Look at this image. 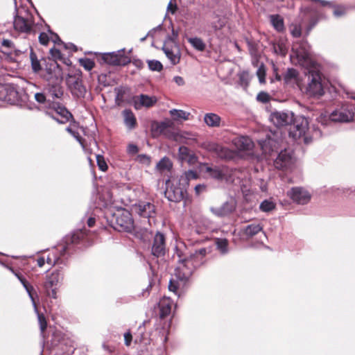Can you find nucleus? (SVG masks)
I'll return each instance as SVG.
<instances>
[{
    "label": "nucleus",
    "instance_id": "1",
    "mask_svg": "<svg viewBox=\"0 0 355 355\" xmlns=\"http://www.w3.org/2000/svg\"><path fill=\"white\" fill-rule=\"evenodd\" d=\"M291 59L308 69L306 83L298 85L301 92L309 98H320L324 94V80L316 62L312 58L311 46L306 40L293 42Z\"/></svg>",
    "mask_w": 355,
    "mask_h": 355
},
{
    "label": "nucleus",
    "instance_id": "2",
    "mask_svg": "<svg viewBox=\"0 0 355 355\" xmlns=\"http://www.w3.org/2000/svg\"><path fill=\"white\" fill-rule=\"evenodd\" d=\"M178 266L175 269L174 276L171 279L168 289L180 295L195 269L201 264V260H194L193 257L182 254L177 251Z\"/></svg>",
    "mask_w": 355,
    "mask_h": 355
},
{
    "label": "nucleus",
    "instance_id": "3",
    "mask_svg": "<svg viewBox=\"0 0 355 355\" xmlns=\"http://www.w3.org/2000/svg\"><path fill=\"white\" fill-rule=\"evenodd\" d=\"M62 96V88L58 85H53L49 90L48 101H52V103L50 105L51 111L48 113L60 123H65L72 118V114L59 102L55 101Z\"/></svg>",
    "mask_w": 355,
    "mask_h": 355
},
{
    "label": "nucleus",
    "instance_id": "4",
    "mask_svg": "<svg viewBox=\"0 0 355 355\" xmlns=\"http://www.w3.org/2000/svg\"><path fill=\"white\" fill-rule=\"evenodd\" d=\"M85 236V232L82 230H78L74 232L70 237L66 238V245H60L59 249H53L48 254L46 261V263L51 266H54L57 263H62L61 257L64 256L66 252L69 250V242L72 244L79 243Z\"/></svg>",
    "mask_w": 355,
    "mask_h": 355
},
{
    "label": "nucleus",
    "instance_id": "5",
    "mask_svg": "<svg viewBox=\"0 0 355 355\" xmlns=\"http://www.w3.org/2000/svg\"><path fill=\"white\" fill-rule=\"evenodd\" d=\"M64 275L60 270H55L45 277L43 288L47 296L57 298L58 286L62 282Z\"/></svg>",
    "mask_w": 355,
    "mask_h": 355
},
{
    "label": "nucleus",
    "instance_id": "6",
    "mask_svg": "<svg viewBox=\"0 0 355 355\" xmlns=\"http://www.w3.org/2000/svg\"><path fill=\"white\" fill-rule=\"evenodd\" d=\"M164 193L169 201L180 202L187 196V187L180 184L179 180H173L172 184L167 186Z\"/></svg>",
    "mask_w": 355,
    "mask_h": 355
},
{
    "label": "nucleus",
    "instance_id": "7",
    "mask_svg": "<svg viewBox=\"0 0 355 355\" xmlns=\"http://www.w3.org/2000/svg\"><path fill=\"white\" fill-rule=\"evenodd\" d=\"M33 24V16L28 12H25L24 15L20 14V15L16 16L13 21V26L16 31L26 33L31 31Z\"/></svg>",
    "mask_w": 355,
    "mask_h": 355
},
{
    "label": "nucleus",
    "instance_id": "8",
    "mask_svg": "<svg viewBox=\"0 0 355 355\" xmlns=\"http://www.w3.org/2000/svg\"><path fill=\"white\" fill-rule=\"evenodd\" d=\"M354 111L353 105H346L334 111L330 115V119L336 122H349L353 119Z\"/></svg>",
    "mask_w": 355,
    "mask_h": 355
},
{
    "label": "nucleus",
    "instance_id": "9",
    "mask_svg": "<svg viewBox=\"0 0 355 355\" xmlns=\"http://www.w3.org/2000/svg\"><path fill=\"white\" fill-rule=\"evenodd\" d=\"M205 148L207 150L215 153L220 159H232L236 155L234 150L215 142L207 144Z\"/></svg>",
    "mask_w": 355,
    "mask_h": 355
},
{
    "label": "nucleus",
    "instance_id": "10",
    "mask_svg": "<svg viewBox=\"0 0 355 355\" xmlns=\"http://www.w3.org/2000/svg\"><path fill=\"white\" fill-rule=\"evenodd\" d=\"M17 97L18 93L13 85L0 84V101L12 104L17 101Z\"/></svg>",
    "mask_w": 355,
    "mask_h": 355
},
{
    "label": "nucleus",
    "instance_id": "11",
    "mask_svg": "<svg viewBox=\"0 0 355 355\" xmlns=\"http://www.w3.org/2000/svg\"><path fill=\"white\" fill-rule=\"evenodd\" d=\"M66 83L73 96L80 98L85 95L86 89L78 77L69 75Z\"/></svg>",
    "mask_w": 355,
    "mask_h": 355
},
{
    "label": "nucleus",
    "instance_id": "12",
    "mask_svg": "<svg viewBox=\"0 0 355 355\" xmlns=\"http://www.w3.org/2000/svg\"><path fill=\"white\" fill-rule=\"evenodd\" d=\"M162 50L171 64H176L180 60V51L179 46L173 41L164 43Z\"/></svg>",
    "mask_w": 355,
    "mask_h": 355
},
{
    "label": "nucleus",
    "instance_id": "13",
    "mask_svg": "<svg viewBox=\"0 0 355 355\" xmlns=\"http://www.w3.org/2000/svg\"><path fill=\"white\" fill-rule=\"evenodd\" d=\"M116 223L123 230L130 232L134 227V220L132 214L128 210L123 209L116 216Z\"/></svg>",
    "mask_w": 355,
    "mask_h": 355
},
{
    "label": "nucleus",
    "instance_id": "14",
    "mask_svg": "<svg viewBox=\"0 0 355 355\" xmlns=\"http://www.w3.org/2000/svg\"><path fill=\"white\" fill-rule=\"evenodd\" d=\"M271 122L277 127L286 126L291 124L293 121V113L284 112H275L270 116Z\"/></svg>",
    "mask_w": 355,
    "mask_h": 355
},
{
    "label": "nucleus",
    "instance_id": "15",
    "mask_svg": "<svg viewBox=\"0 0 355 355\" xmlns=\"http://www.w3.org/2000/svg\"><path fill=\"white\" fill-rule=\"evenodd\" d=\"M102 60L112 65H125L130 62L129 58L122 55L120 51L117 53H107L102 55Z\"/></svg>",
    "mask_w": 355,
    "mask_h": 355
},
{
    "label": "nucleus",
    "instance_id": "16",
    "mask_svg": "<svg viewBox=\"0 0 355 355\" xmlns=\"http://www.w3.org/2000/svg\"><path fill=\"white\" fill-rule=\"evenodd\" d=\"M293 164V155L291 150H282L274 162V165L279 169H286Z\"/></svg>",
    "mask_w": 355,
    "mask_h": 355
},
{
    "label": "nucleus",
    "instance_id": "17",
    "mask_svg": "<svg viewBox=\"0 0 355 355\" xmlns=\"http://www.w3.org/2000/svg\"><path fill=\"white\" fill-rule=\"evenodd\" d=\"M288 196L298 204H306L310 198L309 193L301 187H293L287 193Z\"/></svg>",
    "mask_w": 355,
    "mask_h": 355
},
{
    "label": "nucleus",
    "instance_id": "18",
    "mask_svg": "<svg viewBox=\"0 0 355 355\" xmlns=\"http://www.w3.org/2000/svg\"><path fill=\"white\" fill-rule=\"evenodd\" d=\"M45 71L46 74H44V76L46 80H51L55 79L59 80L62 79L61 69L55 60H50L46 64Z\"/></svg>",
    "mask_w": 355,
    "mask_h": 355
},
{
    "label": "nucleus",
    "instance_id": "19",
    "mask_svg": "<svg viewBox=\"0 0 355 355\" xmlns=\"http://www.w3.org/2000/svg\"><path fill=\"white\" fill-rule=\"evenodd\" d=\"M232 144L239 152H245L252 150L254 144L252 141L245 136L236 137L232 140Z\"/></svg>",
    "mask_w": 355,
    "mask_h": 355
},
{
    "label": "nucleus",
    "instance_id": "20",
    "mask_svg": "<svg viewBox=\"0 0 355 355\" xmlns=\"http://www.w3.org/2000/svg\"><path fill=\"white\" fill-rule=\"evenodd\" d=\"M166 244L164 235L160 232H157L153 239L152 246V254L157 257L163 256L165 254Z\"/></svg>",
    "mask_w": 355,
    "mask_h": 355
},
{
    "label": "nucleus",
    "instance_id": "21",
    "mask_svg": "<svg viewBox=\"0 0 355 355\" xmlns=\"http://www.w3.org/2000/svg\"><path fill=\"white\" fill-rule=\"evenodd\" d=\"M136 212L145 218H154L155 215V205L150 202H141L135 207Z\"/></svg>",
    "mask_w": 355,
    "mask_h": 355
},
{
    "label": "nucleus",
    "instance_id": "22",
    "mask_svg": "<svg viewBox=\"0 0 355 355\" xmlns=\"http://www.w3.org/2000/svg\"><path fill=\"white\" fill-rule=\"evenodd\" d=\"M205 173H208L209 175L217 180H223L225 176L226 169L224 166H209L208 164H205Z\"/></svg>",
    "mask_w": 355,
    "mask_h": 355
},
{
    "label": "nucleus",
    "instance_id": "23",
    "mask_svg": "<svg viewBox=\"0 0 355 355\" xmlns=\"http://www.w3.org/2000/svg\"><path fill=\"white\" fill-rule=\"evenodd\" d=\"M157 102V98L155 96H149L145 94H141L137 96L135 99V104L136 108L141 107H150L153 106Z\"/></svg>",
    "mask_w": 355,
    "mask_h": 355
},
{
    "label": "nucleus",
    "instance_id": "24",
    "mask_svg": "<svg viewBox=\"0 0 355 355\" xmlns=\"http://www.w3.org/2000/svg\"><path fill=\"white\" fill-rule=\"evenodd\" d=\"M67 130L79 141L83 148L85 149V145L84 144V140L82 139L80 137V133L85 132L84 128L82 127H79L76 122H73L67 128Z\"/></svg>",
    "mask_w": 355,
    "mask_h": 355
},
{
    "label": "nucleus",
    "instance_id": "25",
    "mask_svg": "<svg viewBox=\"0 0 355 355\" xmlns=\"http://www.w3.org/2000/svg\"><path fill=\"white\" fill-rule=\"evenodd\" d=\"M125 125L129 130H133L137 126V119L134 113L128 109H125L122 112Z\"/></svg>",
    "mask_w": 355,
    "mask_h": 355
},
{
    "label": "nucleus",
    "instance_id": "26",
    "mask_svg": "<svg viewBox=\"0 0 355 355\" xmlns=\"http://www.w3.org/2000/svg\"><path fill=\"white\" fill-rule=\"evenodd\" d=\"M172 304L173 302L168 297H164L159 301V308L161 318H164L171 313Z\"/></svg>",
    "mask_w": 355,
    "mask_h": 355
},
{
    "label": "nucleus",
    "instance_id": "27",
    "mask_svg": "<svg viewBox=\"0 0 355 355\" xmlns=\"http://www.w3.org/2000/svg\"><path fill=\"white\" fill-rule=\"evenodd\" d=\"M298 71L295 69H293V68H291V69H288V70L285 72V73L284 74V83L287 85H300L299 83H298V80H299V77H298Z\"/></svg>",
    "mask_w": 355,
    "mask_h": 355
},
{
    "label": "nucleus",
    "instance_id": "28",
    "mask_svg": "<svg viewBox=\"0 0 355 355\" xmlns=\"http://www.w3.org/2000/svg\"><path fill=\"white\" fill-rule=\"evenodd\" d=\"M204 122L211 128L220 127L221 125V118L215 113H207L204 116Z\"/></svg>",
    "mask_w": 355,
    "mask_h": 355
},
{
    "label": "nucleus",
    "instance_id": "29",
    "mask_svg": "<svg viewBox=\"0 0 355 355\" xmlns=\"http://www.w3.org/2000/svg\"><path fill=\"white\" fill-rule=\"evenodd\" d=\"M173 167V163L167 157H164L156 165V170L161 173L168 172Z\"/></svg>",
    "mask_w": 355,
    "mask_h": 355
},
{
    "label": "nucleus",
    "instance_id": "30",
    "mask_svg": "<svg viewBox=\"0 0 355 355\" xmlns=\"http://www.w3.org/2000/svg\"><path fill=\"white\" fill-rule=\"evenodd\" d=\"M270 21L273 28L277 32H283L285 29L284 19L279 15L270 16Z\"/></svg>",
    "mask_w": 355,
    "mask_h": 355
},
{
    "label": "nucleus",
    "instance_id": "31",
    "mask_svg": "<svg viewBox=\"0 0 355 355\" xmlns=\"http://www.w3.org/2000/svg\"><path fill=\"white\" fill-rule=\"evenodd\" d=\"M198 178L197 173L192 170L184 172L179 178V184L187 187L191 180H196Z\"/></svg>",
    "mask_w": 355,
    "mask_h": 355
},
{
    "label": "nucleus",
    "instance_id": "32",
    "mask_svg": "<svg viewBox=\"0 0 355 355\" xmlns=\"http://www.w3.org/2000/svg\"><path fill=\"white\" fill-rule=\"evenodd\" d=\"M227 23V19L224 16H214L211 22V27L214 31H220L223 28Z\"/></svg>",
    "mask_w": 355,
    "mask_h": 355
},
{
    "label": "nucleus",
    "instance_id": "33",
    "mask_svg": "<svg viewBox=\"0 0 355 355\" xmlns=\"http://www.w3.org/2000/svg\"><path fill=\"white\" fill-rule=\"evenodd\" d=\"M170 115L174 121H187L189 119L191 114L182 110L173 109L169 111Z\"/></svg>",
    "mask_w": 355,
    "mask_h": 355
},
{
    "label": "nucleus",
    "instance_id": "34",
    "mask_svg": "<svg viewBox=\"0 0 355 355\" xmlns=\"http://www.w3.org/2000/svg\"><path fill=\"white\" fill-rule=\"evenodd\" d=\"M188 42L197 51H203L206 48V44L203 40L198 37L188 38Z\"/></svg>",
    "mask_w": 355,
    "mask_h": 355
},
{
    "label": "nucleus",
    "instance_id": "35",
    "mask_svg": "<svg viewBox=\"0 0 355 355\" xmlns=\"http://www.w3.org/2000/svg\"><path fill=\"white\" fill-rule=\"evenodd\" d=\"M273 50L275 53L285 56L287 53L288 48L284 40H279L273 44Z\"/></svg>",
    "mask_w": 355,
    "mask_h": 355
},
{
    "label": "nucleus",
    "instance_id": "36",
    "mask_svg": "<svg viewBox=\"0 0 355 355\" xmlns=\"http://www.w3.org/2000/svg\"><path fill=\"white\" fill-rule=\"evenodd\" d=\"M30 58L31 61V67L35 72H38L42 70V65L40 60L38 59L36 53L31 50L30 53Z\"/></svg>",
    "mask_w": 355,
    "mask_h": 355
},
{
    "label": "nucleus",
    "instance_id": "37",
    "mask_svg": "<svg viewBox=\"0 0 355 355\" xmlns=\"http://www.w3.org/2000/svg\"><path fill=\"white\" fill-rule=\"evenodd\" d=\"M262 230V227L259 224H250L245 227V234L250 236H253Z\"/></svg>",
    "mask_w": 355,
    "mask_h": 355
},
{
    "label": "nucleus",
    "instance_id": "38",
    "mask_svg": "<svg viewBox=\"0 0 355 355\" xmlns=\"http://www.w3.org/2000/svg\"><path fill=\"white\" fill-rule=\"evenodd\" d=\"M275 203L269 200H263L259 206L260 209L264 212H269L275 209Z\"/></svg>",
    "mask_w": 355,
    "mask_h": 355
},
{
    "label": "nucleus",
    "instance_id": "39",
    "mask_svg": "<svg viewBox=\"0 0 355 355\" xmlns=\"http://www.w3.org/2000/svg\"><path fill=\"white\" fill-rule=\"evenodd\" d=\"M24 288H25V290L26 291L31 302H32V304H33V306L34 307V310H35V313H37V304H36V302H35V297L33 296V291H34V288L33 286H31L29 283L27 284L26 285H25L24 286Z\"/></svg>",
    "mask_w": 355,
    "mask_h": 355
},
{
    "label": "nucleus",
    "instance_id": "40",
    "mask_svg": "<svg viewBox=\"0 0 355 355\" xmlns=\"http://www.w3.org/2000/svg\"><path fill=\"white\" fill-rule=\"evenodd\" d=\"M273 143H275V141L269 138L265 140L263 144H261V148L264 153L270 154L272 151H273V149L272 148Z\"/></svg>",
    "mask_w": 355,
    "mask_h": 355
},
{
    "label": "nucleus",
    "instance_id": "41",
    "mask_svg": "<svg viewBox=\"0 0 355 355\" xmlns=\"http://www.w3.org/2000/svg\"><path fill=\"white\" fill-rule=\"evenodd\" d=\"M207 254V249L205 248H200L196 250L193 254H191L189 256L193 257L194 260H201V263L203 261V258Z\"/></svg>",
    "mask_w": 355,
    "mask_h": 355
},
{
    "label": "nucleus",
    "instance_id": "42",
    "mask_svg": "<svg viewBox=\"0 0 355 355\" xmlns=\"http://www.w3.org/2000/svg\"><path fill=\"white\" fill-rule=\"evenodd\" d=\"M96 158L99 169L104 172L106 171L108 167L104 157L101 155H96Z\"/></svg>",
    "mask_w": 355,
    "mask_h": 355
},
{
    "label": "nucleus",
    "instance_id": "43",
    "mask_svg": "<svg viewBox=\"0 0 355 355\" xmlns=\"http://www.w3.org/2000/svg\"><path fill=\"white\" fill-rule=\"evenodd\" d=\"M50 53L51 56L54 58L53 60H60L62 61L64 63L68 64V62L65 60V59L63 58L62 53L59 49H57L55 48L51 49Z\"/></svg>",
    "mask_w": 355,
    "mask_h": 355
},
{
    "label": "nucleus",
    "instance_id": "44",
    "mask_svg": "<svg viewBox=\"0 0 355 355\" xmlns=\"http://www.w3.org/2000/svg\"><path fill=\"white\" fill-rule=\"evenodd\" d=\"M148 65L152 71H160L163 69L162 63L157 60H148Z\"/></svg>",
    "mask_w": 355,
    "mask_h": 355
},
{
    "label": "nucleus",
    "instance_id": "45",
    "mask_svg": "<svg viewBox=\"0 0 355 355\" xmlns=\"http://www.w3.org/2000/svg\"><path fill=\"white\" fill-rule=\"evenodd\" d=\"M179 157L181 160H188L190 156L189 149L186 146H180L178 150Z\"/></svg>",
    "mask_w": 355,
    "mask_h": 355
},
{
    "label": "nucleus",
    "instance_id": "46",
    "mask_svg": "<svg viewBox=\"0 0 355 355\" xmlns=\"http://www.w3.org/2000/svg\"><path fill=\"white\" fill-rule=\"evenodd\" d=\"M290 31L294 37H300L302 34L301 26L297 24H293L290 26Z\"/></svg>",
    "mask_w": 355,
    "mask_h": 355
},
{
    "label": "nucleus",
    "instance_id": "47",
    "mask_svg": "<svg viewBox=\"0 0 355 355\" xmlns=\"http://www.w3.org/2000/svg\"><path fill=\"white\" fill-rule=\"evenodd\" d=\"M36 313L37 314V318H38V322L40 324V330L42 332H44L47 327V322H46V318H45L44 315L42 313H40L38 311H37V313Z\"/></svg>",
    "mask_w": 355,
    "mask_h": 355
},
{
    "label": "nucleus",
    "instance_id": "48",
    "mask_svg": "<svg viewBox=\"0 0 355 355\" xmlns=\"http://www.w3.org/2000/svg\"><path fill=\"white\" fill-rule=\"evenodd\" d=\"M225 205L218 208H211V211L218 216H223L228 214V211L225 209Z\"/></svg>",
    "mask_w": 355,
    "mask_h": 355
},
{
    "label": "nucleus",
    "instance_id": "49",
    "mask_svg": "<svg viewBox=\"0 0 355 355\" xmlns=\"http://www.w3.org/2000/svg\"><path fill=\"white\" fill-rule=\"evenodd\" d=\"M137 161L139 163L148 166L150 164V157L147 155L141 154L137 157Z\"/></svg>",
    "mask_w": 355,
    "mask_h": 355
},
{
    "label": "nucleus",
    "instance_id": "50",
    "mask_svg": "<svg viewBox=\"0 0 355 355\" xmlns=\"http://www.w3.org/2000/svg\"><path fill=\"white\" fill-rule=\"evenodd\" d=\"M257 100L261 103H268L270 101V96L268 93L261 92L257 94Z\"/></svg>",
    "mask_w": 355,
    "mask_h": 355
},
{
    "label": "nucleus",
    "instance_id": "51",
    "mask_svg": "<svg viewBox=\"0 0 355 355\" xmlns=\"http://www.w3.org/2000/svg\"><path fill=\"white\" fill-rule=\"evenodd\" d=\"M39 41L43 45H47L49 41L48 34L46 33H41L39 35Z\"/></svg>",
    "mask_w": 355,
    "mask_h": 355
},
{
    "label": "nucleus",
    "instance_id": "52",
    "mask_svg": "<svg viewBox=\"0 0 355 355\" xmlns=\"http://www.w3.org/2000/svg\"><path fill=\"white\" fill-rule=\"evenodd\" d=\"M257 75L259 78V80L261 83H265V70L262 69L261 67H259L257 71Z\"/></svg>",
    "mask_w": 355,
    "mask_h": 355
},
{
    "label": "nucleus",
    "instance_id": "53",
    "mask_svg": "<svg viewBox=\"0 0 355 355\" xmlns=\"http://www.w3.org/2000/svg\"><path fill=\"white\" fill-rule=\"evenodd\" d=\"M207 187L205 184H198L195 187V191L196 195H200V193L205 192L206 191Z\"/></svg>",
    "mask_w": 355,
    "mask_h": 355
},
{
    "label": "nucleus",
    "instance_id": "54",
    "mask_svg": "<svg viewBox=\"0 0 355 355\" xmlns=\"http://www.w3.org/2000/svg\"><path fill=\"white\" fill-rule=\"evenodd\" d=\"M15 275L17 277V279L19 280V282L21 283L23 286L28 284V281L26 279V278L23 276V275L20 272H14Z\"/></svg>",
    "mask_w": 355,
    "mask_h": 355
},
{
    "label": "nucleus",
    "instance_id": "55",
    "mask_svg": "<svg viewBox=\"0 0 355 355\" xmlns=\"http://www.w3.org/2000/svg\"><path fill=\"white\" fill-rule=\"evenodd\" d=\"M35 99L40 103H43L46 101V96L43 93H36L35 94Z\"/></svg>",
    "mask_w": 355,
    "mask_h": 355
},
{
    "label": "nucleus",
    "instance_id": "56",
    "mask_svg": "<svg viewBox=\"0 0 355 355\" xmlns=\"http://www.w3.org/2000/svg\"><path fill=\"white\" fill-rule=\"evenodd\" d=\"M2 46L8 49H12L14 48V44L12 41L9 40H3L2 41Z\"/></svg>",
    "mask_w": 355,
    "mask_h": 355
},
{
    "label": "nucleus",
    "instance_id": "57",
    "mask_svg": "<svg viewBox=\"0 0 355 355\" xmlns=\"http://www.w3.org/2000/svg\"><path fill=\"white\" fill-rule=\"evenodd\" d=\"M127 150L130 154H135L139 151V148L135 144H129Z\"/></svg>",
    "mask_w": 355,
    "mask_h": 355
},
{
    "label": "nucleus",
    "instance_id": "58",
    "mask_svg": "<svg viewBox=\"0 0 355 355\" xmlns=\"http://www.w3.org/2000/svg\"><path fill=\"white\" fill-rule=\"evenodd\" d=\"M132 338V336L130 332H126L124 334V340H125V344L126 346L130 345Z\"/></svg>",
    "mask_w": 355,
    "mask_h": 355
},
{
    "label": "nucleus",
    "instance_id": "59",
    "mask_svg": "<svg viewBox=\"0 0 355 355\" xmlns=\"http://www.w3.org/2000/svg\"><path fill=\"white\" fill-rule=\"evenodd\" d=\"M132 64L138 69H141L144 67V62L139 59L134 60Z\"/></svg>",
    "mask_w": 355,
    "mask_h": 355
},
{
    "label": "nucleus",
    "instance_id": "60",
    "mask_svg": "<svg viewBox=\"0 0 355 355\" xmlns=\"http://www.w3.org/2000/svg\"><path fill=\"white\" fill-rule=\"evenodd\" d=\"M218 245L223 252L226 251V248L227 246V243L226 240L220 241V242H218Z\"/></svg>",
    "mask_w": 355,
    "mask_h": 355
},
{
    "label": "nucleus",
    "instance_id": "61",
    "mask_svg": "<svg viewBox=\"0 0 355 355\" xmlns=\"http://www.w3.org/2000/svg\"><path fill=\"white\" fill-rule=\"evenodd\" d=\"M80 62L86 70L89 71V59H80Z\"/></svg>",
    "mask_w": 355,
    "mask_h": 355
},
{
    "label": "nucleus",
    "instance_id": "62",
    "mask_svg": "<svg viewBox=\"0 0 355 355\" xmlns=\"http://www.w3.org/2000/svg\"><path fill=\"white\" fill-rule=\"evenodd\" d=\"M174 81L178 85H182L184 83V79L180 76H175L174 77Z\"/></svg>",
    "mask_w": 355,
    "mask_h": 355
},
{
    "label": "nucleus",
    "instance_id": "63",
    "mask_svg": "<svg viewBox=\"0 0 355 355\" xmlns=\"http://www.w3.org/2000/svg\"><path fill=\"white\" fill-rule=\"evenodd\" d=\"M166 128L167 125L165 123H161L157 125V129L160 133H163Z\"/></svg>",
    "mask_w": 355,
    "mask_h": 355
},
{
    "label": "nucleus",
    "instance_id": "64",
    "mask_svg": "<svg viewBox=\"0 0 355 355\" xmlns=\"http://www.w3.org/2000/svg\"><path fill=\"white\" fill-rule=\"evenodd\" d=\"M37 265L39 267H42L45 263V258L44 257H40L37 260Z\"/></svg>",
    "mask_w": 355,
    "mask_h": 355
}]
</instances>
